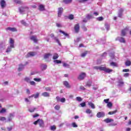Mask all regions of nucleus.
Masks as SVG:
<instances>
[{"instance_id":"nucleus-13","label":"nucleus","mask_w":131,"mask_h":131,"mask_svg":"<svg viewBox=\"0 0 131 131\" xmlns=\"http://www.w3.org/2000/svg\"><path fill=\"white\" fill-rule=\"evenodd\" d=\"M63 13V8H59L58 11V17H61Z\"/></svg>"},{"instance_id":"nucleus-6","label":"nucleus","mask_w":131,"mask_h":131,"mask_svg":"<svg viewBox=\"0 0 131 131\" xmlns=\"http://www.w3.org/2000/svg\"><path fill=\"white\" fill-rule=\"evenodd\" d=\"M9 45L11 48H15V41L12 38H10L9 39Z\"/></svg>"},{"instance_id":"nucleus-57","label":"nucleus","mask_w":131,"mask_h":131,"mask_svg":"<svg viewBox=\"0 0 131 131\" xmlns=\"http://www.w3.org/2000/svg\"><path fill=\"white\" fill-rule=\"evenodd\" d=\"M29 83H30L31 85H35V82L33 81H30Z\"/></svg>"},{"instance_id":"nucleus-36","label":"nucleus","mask_w":131,"mask_h":131,"mask_svg":"<svg viewBox=\"0 0 131 131\" xmlns=\"http://www.w3.org/2000/svg\"><path fill=\"white\" fill-rule=\"evenodd\" d=\"M7 112V110L5 108H2L0 111L1 114H4V113H6Z\"/></svg>"},{"instance_id":"nucleus-52","label":"nucleus","mask_w":131,"mask_h":131,"mask_svg":"<svg viewBox=\"0 0 131 131\" xmlns=\"http://www.w3.org/2000/svg\"><path fill=\"white\" fill-rule=\"evenodd\" d=\"M116 113V111H113V112H110L108 113L109 115H113V114H115Z\"/></svg>"},{"instance_id":"nucleus-40","label":"nucleus","mask_w":131,"mask_h":131,"mask_svg":"<svg viewBox=\"0 0 131 131\" xmlns=\"http://www.w3.org/2000/svg\"><path fill=\"white\" fill-rule=\"evenodd\" d=\"M130 65H131L130 60H126L125 62V66H130Z\"/></svg>"},{"instance_id":"nucleus-2","label":"nucleus","mask_w":131,"mask_h":131,"mask_svg":"<svg viewBox=\"0 0 131 131\" xmlns=\"http://www.w3.org/2000/svg\"><path fill=\"white\" fill-rule=\"evenodd\" d=\"M37 123L39 124L40 127H45V123L41 119H38L37 121L34 122V124L36 125Z\"/></svg>"},{"instance_id":"nucleus-9","label":"nucleus","mask_w":131,"mask_h":131,"mask_svg":"<svg viewBox=\"0 0 131 131\" xmlns=\"http://www.w3.org/2000/svg\"><path fill=\"white\" fill-rule=\"evenodd\" d=\"M50 36L51 37H53V39H54V40H55L59 46H61V43L60 42V40H59V39H58V38H57V37H54V34H50Z\"/></svg>"},{"instance_id":"nucleus-19","label":"nucleus","mask_w":131,"mask_h":131,"mask_svg":"<svg viewBox=\"0 0 131 131\" xmlns=\"http://www.w3.org/2000/svg\"><path fill=\"white\" fill-rule=\"evenodd\" d=\"M63 85L66 88H68V89H70V85L69 84V83L67 81H64L63 82Z\"/></svg>"},{"instance_id":"nucleus-58","label":"nucleus","mask_w":131,"mask_h":131,"mask_svg":"<svg viewBox=\"0 0 131 131\" xmlns=\"http://www.w3.org/2000/svg\"><path fill=\"white\" fill-rule=\"evenodd\" d=\"M129 76V73H126L124 74V77H128Z\"/></svg>"},{"instance_id":"nucleus-61","label":"nucleus","mask_w":131,"mask_h":131,"mask_svg":"<svg viewBox=\"0 0 131 131\" xmlns=\"http://www.w3.org/2000/svg\"><path fill=\"white\" fill-rule=\"evenodd\" d=\"M14 3H16V4H21V1L19 0H14Z\"/></svg>"},{"instance_id":"nucleus-56","label":"nucleus","mask_w":131,"mask_h":131,"mask_svg":"<svg viewBox=\"0 0 131 131\" xmlns=\"http://www.w3.org/2000/svg\"><path fill=\"white\" fill-rule=\"evenodd\" d=\"M55 110H60V105H57L55 106Z\"/></svg>"},{"instance_id":"nucleus-49","label":"nucleus","mask_w":131,"mask_h":131,"mask_svg":"<svg viewBox=\"0 0 131 131\" xmlns=\"http://www.w3.org/2000/svg\"><path fill=\"white\" fill-rule=\"evenodd\" d=\"M5 49V45L3 43L0 44V50H4Z\"/></svg>"},{"instance_id":"nucleus-43","label":"nucleus","mask_w":131,"mask_h":131,"mask_svg":"<svg viewBox=\"0 0 131 131\" xmlns=\"http://www.w3.org/2000/svg\"><path fill=\"white\" fill-rule=\"evenodd\" d=\"M34 81H36L37 82H40V81H41V79L35 78H34Z\"/></svg>"},{"instance_id":"nucleus-20","label":"nucleus","mask_w":131,"mask_h":131,"mask_svg":"<svg viewBox=\"0 0 131 131\" xmlns=\"http://www.w3.org/2000/svg\"><path fill=\"white\" fill-rule=\"evenodd\" d=\"M30 38L34 42H37V37L36 36H32Z\"/></svg>"},{"instance_id":"nucleus-22","label":"nucleus","mask_w":131,"mask_h":131,"mask_svg":"<svg viewBox=\"0 0 131 131\" xmlns=\"http://www.w3.org/2000/svg\"><path fill=\"white\" fill-rule=\"evenodd\" d=\"M113 121H114V120L110 118H107L104 120V122H106V123H110V122H112Z\"/></svg>"},{"instance_id":"nucleus-27","label":"nucleus","mask_w":131,"mask_h":131,"mask_svg":"<svg viewBox=\"0 0 131 131\" xmlns=\"http://www.w3.org/2000/svg\"><path fill=\"white\" fill-rule=\"evenodd\" d=\"M52 54L51 53H47L46 54L44 55V59H49V58H50V57H51Z\"/></svg>"},{"instance_id":"nucleus-53","label":"nucleus","mask_w":131,"mask_h":131,"mask_svg":"<svg viewBox=\"0 0 131 131\" xmlns=\"http://www.w3.org/2000/svg\"><path fill=\"white\" fill-rule=\"evenodd\" d=\"M20 22L21 24H23V25H24V26H27V24H26V22H25V21L21 20Z\"/></svg>"},{"instance_id":"nucleus-46","label":"nucleus","mask_w":131,"mask_h":131,"mask_svg":"<svg viewBox=\"0 0 131 131\" xmlns=\"http://www.w3.org/2000/svg\"><path fill=\"white\" fill-rule=\"evenodd\" d=\"M76 100H77V101H78V102H81V101H82V99L80 97H76Z\"/></svg>"},{"instance_id":"nucleus-4","label":"nucleus","mask_w":131,"mask_h":131,"mask_svg":"<svg viewBox=\"0 0 131 131\" xmlns=\"http://www.w3.org/2000/svg\"><path fill=\"white\" fill-rule=\"evenodd\" d=\"M14 114H10L8 117V119L6 121V122H10V121H12V120L14 118Z\"/></svg>"},{"instance_id":"nucleus-62","label":"nucleus","mask_w":131,"mask_h":131,"mask_svg":"<svg viewBox=\"0 0 131 131\" xmlns=\"http://www.w3.org/2000/svg\"><path fill=\"white\" fill-rule=\"evenodd\" d=\"M72 125L73 127H77V125L75 123H73Z\"/></svg>"},{"instance_id":"nucleus-24","label":"nucleus","mask_w":131,"mask_h":131,"mask_svg":"<svg viewBox=\"0 0 131 131\" xmlns=\"http://www.w3.org/2000/svg\"><path fill=\"white\" fill-rule=\"evenodd\" d=\"M88 105H89V106H90V107L92 109H95V108H96V106H95V104H94V103H93V102H88Z\"/></svg>"},{"instance_id":"nucleus-35","label":"nucleus","mask_w":131,"mask_h":131,"mask_svg":"<svg viewBox=\"0 0 131 131\" xmlns=\"http://www.w3.org/2000/svg\"><path fill=\"white\" fill-rule=\"evenodd\" d=\"M111 66H113L114 67H118V65L116 62H112L110 63Z\"/></svg>"},{"instance_id":"nucleus-48","label":"nucleus","mask_w":131,"mask_h":131,"mask_svg":"<svg viewBox=\"0 0 131 131\" xmlns=\"http://www.w3.org/2000/svg\"><path fill=\"white\" fill-rule=\"evenodd\" d=\"M45 90L47 92H51V91H52V88H51V87H47L45 88Z\"/></svg>"},{"instance_id":"nucleus-23","label":"nucleus","mask_w":131,"mask_h":131,"mask_svg":"<svg viewBox=\"0 0 131 131\" xmlns=\"http://www.w3.org/2000/svg\"><path fill=\"white\" fill-rule=\"evenodd\" d=\"M123 12V9L121 8L119 10L118 17H121L122 16V13Z\"/></svg>"},{"instance_id":"nucleus-38","label":"nucleus","mask_w":131,"mask_h":131,"mask_svg":"<svg viewBox=\"0 0 131 131\" xmlns=\"http://www.w3.org/2000/svg\"><path fill=\"white\" fill-rule=\"evenodd\" d=\"M63 67H64V68H69V67H70V65L67 63H63Z\"/></svg>"},{"instance_id":"nucleus-3","label":"nucleus","mask_w":131,"mask_h":131,"mask_svg":"<svg viewBox=\"0 0 131 131\" xmlns=\"http://www.w3.org/2000/svg\"><path fill=\"white\" fill-rule=\"evenodd\" d=\"M29 8L28 7H20L18 8L19 12L20 14H24V12L27 11Z\"/></svg>"},{"instance_id":"nucleus-41","label":"nucleus","mask_w":131,"mask_h":131,"mask_svg":"<svg viewBox=\"0 0 131 131\" xmlns=\"http://www.w3.org/2000/svg\"><path fill=\"white\" fill-rule=\"evenodd\" d=\"M105 28H106V30H109L110 29V25L108 24H105Z\"/></svg>"},{"instance_id":"nucleus-37","label":"nucleus","mask_w":131,"mask_h":131,"mask_svg":"<svg viewBox=\"0 0 131 131\" xmlns=\"http://www.w3.org/2000/svg\"><path fill=\"white\" fill-rule=\"evenodd\" d=\"M59 32L60 33H62V34H63V35H65V36H67V37L69 38V36L68 35V34L65 33V32L62 30H59Z\"/></svg>"},{"instance_id":"nucleus-21","label":"nucleus","mask_w":131,"mask_h":131,"mask_svg":"<svg viewBox=\"0 0 131 131\" xmlns=\"http://www.w3.org/2000/svg\"><path fill=\"white\" fill-rule=\"evenodd\" d=\"M39 96V94L38 93H37L36 94L32 95V96L29 97V98H34V99H37Z\"/></svg>"},{"instance_id":"nucleus-28","label":"nucleus","mask_w":131,"mask_h":131,"mask_svg":"<svg viewBox=\"0 0 131 131\" xmlns=\"http://www.w3.org/2000/svg\"><path fill=\"white\" fill-rule=\"evenodd\" d=\"M1 4L2 8H4V7H6V1H5V0H1Z\"/></svg>"},{"instance_id":"nucleus-33","label":"nucleus","mask_w":131,"mask_h":131,"mask_svg":"<svg viewBox=\"0 0 131 131\" xmlns=\"http://www.w3.org/2000/svg\"><path fill=\"white\" fill-rule=\"evenodd\" d=\"M12 49H14V48H13L11 46H9L6 50V53H10V52H11L12 51Z\"/></svg>"},{"instance_id":"nucleus-1","label":"nucleus","mask_w":131,"mask_h":131,"mask_svg":"<svg viewBox=\"0 0 131 131\" xmlns=\"http://www.w3.org/2000/svg\"><path fill=\"white\" fill-rule=\"evenodd\" d=\"M94 69H96V70H100V71H104V72H105L106 73H111V72H112L113 71V70L108 69L106 68V67H103V66H95L94 67Z\"/></svg>"},{"instance_id":"nucleus-25","label":"nucleus","mask_w":131,"mask_h":131,"mask_svg":"<svg viewBox=\"0 0 131 131\" xmlns=\"http://www.w3.org/2000/svg\"><path fill=\"white\" fill-rule=\"evenodd\" d=\"M24 67L25 66L22 64H19L18 67V71H22L24 69Z\"/></svg>"},{"instance_id":"nucleus-10","label":"nucleus","mask_w":131,"mask_h":131,"mask_svg":"<svg viewBox=\"0 0 131 131\" xmlns=\"http://www.w3.org/2000/svg\"><path fill=\"white\" fill-rule=\"evenodd\" d=\"M92 111L90 108L87 109L85 111V113L87 114H90L89 115L90 117H93V116H94V115L93 114H92Z\"/></svg>"},{"instance_id":"nucleus-16","label":"nucleus","mask_w":131,"mask_h":131,"mask_svg":"<svg viewBox=\"0 0 131 131\" xmlns=\"http://www.w3.org/2000/svg\"><path fill=\"white\" fill-rule=\"evenodd\" d=\"M40 68H41V70H42V71H43L46 70L47 69V68H48V66L46 64H42L40 66Z\"/></svg>"},{"instance_id":"nucleus-47","label":"nucleus","mask_w":131,"mask_h":131,"mask_svg":"<svg viewBox=\"0 0 131 131\" xmlns=\"http://www.w3.org/2000/svg\"><path fill=\"white\" fill-rule=\"evenodd\" d=\"M69 19H70V20H73V19H74V16L73 15L71 14L69 16Z\"/></svg>"},{"instance_id":"nucleus-60","label":"nucleus","mask_w":131,"mask_h":131,"mask_svg":"<svg viewBox=\"0 0 131 131\" xmlns=\"http://www.w3.org/2000/svg\"><path fill=\"white\" fill-rule=\"evenodd\" d=\"M110 126H115V125H117V124L115 123H112L110 124Z\"/></svg>"},{"instance_id":"nucleus-29","label":"nucleus","mask_w":131,"mask_h":131,"mask_svg":"<svg viewBox=\"0 0 131 131\" xmlns=\"http://www.w3.org/2000/svg\"><path fill=\"white\" fill-rule=\"evenodd\" d=\"M63 2L66 5H68L72 3V0H63Z\"/></svg>"},{"instance_id":"nucleus-18","label":"nucleus","mask_w":131,"mask_h":131,"mask_svg":"<svg viewBox=\"0 0 131 131\" xmlns=\"http://www.w3.org/2000/svg\"><path fill=\"white\" fill-rule=\"evenodd\" d=\"M24 81H26V82H27L28 83H29L31 80V77H26L24 79Z\"/></svg>"},{"instance_id":"nucleus-42","label":"nucleus","mask_w":131,"mask_h":131,"mask_svg":"<svg viewBox=\"0 0 131 131\" xmlns=\"http://www.w3.org/2000/svg\"><path fill=\"white\" fill-rule=\"evenodd\" d=\"M86 86H88L89 88H90V86H92V81H89L86 83Z\"/></svg>"},{"instance_id":"nucleus-30","label":"nucleus","mask_w":131,"mask_h":131,"mask_svg":"<svg viewBox=\"0 0 131 131\" xmlns=\"http://www.w3.org/2000/svg\"><path fill=\"white\" fill-rule=\"evenodd\" d=\"M43 97H50V94L48 92H43L41 94Z\"/></svg>"},{"instance_id":"nucleus-51","label":"nucleus","mask_w":131,"mask_h":131,"mask_svg":"<svg viewBox=\"0 0 131 131\" xmlns=\"http://www.w3.org/2000/svg\"><path fill=\"white\" fill-rule=\"evenodd\" d=\"M88 54V53L86 52H83V53H82L81 54V57H85V56H86V54Z\"/></svg>"},{"instance_id":"nucleus-32","label":"nucleus","mask_w":131,"mask_h":131,"mask_svg":"<svg viewBox=\"0 0 131 131\" xmlns=\"http://www.w3.org/2000/svg\"><path fill=\"white\" fill-rule=\"evenodd\" d=\"M110 56L111 57L112 60L115 59V61L116 60V58H115V57H114V53H110Z\"/></svg>"},{"instance_id":"nucleus-15","label":"nucleus","mask_w":131,"mask_h":131,"mask_svg":"<svg viewBox=\"0 0 131 131\" xmlns=\"http://www.w3.org/2000/svg\"><path fill=\"white\" fill-rule=\"evenodd\" d=\"M36 55V53L35 52H30L28 53L27 55V57H33Z\"/></svg>"},{"instance_id":"nucleus-59","label":"nucleus","mask_w":131,"mask_h":131,"mask_svg":"<svg viewBox=\"0 0 131 131\" xmlns=\"http://www.w3.org/2000/svg\"><path fill=\"white\" fill-rule=\"evenodd\" d=\"M81 107H85V102H83L80 104Z\"/></svg>"},{"instance_id":"nucleus-12","label":"nucleus","mask_w":131,"mask_h":131,"mask_svg":"<svg viewBox=\"0 0 131 131\" xmlns=\"http://www.w3.org/2000/svg\"><path fill=\"white\" fill-rule=\"evenodd\" d=\"M127 32H128V29L126 28L124 30H122V32H121V36H124V35H125V34H126V33H127Z\"/></svg>"},{"instance_id":"nucleus-44","label":"nucleus","mask_w":131,"mask_h":131,"mask_svg":"<svg viewBox=\"0 0 131 131\" xmlns=\"http://www.w3.org/2000/svg\"><path fill=\"white\" fill-rule=\"evenodd\" d=\"M54 63H55L56 64H61V63H62V61L59 60H54Z\"/></svg>"},{"instance_id":"nucleus-64","label":"nucleus","mask_w":131,"mask_h":131,"mask_svg":"<svg viewBox=\"0 0 131 131\" xmlns=\"http://www.w3.org/2000/svg\"><path fill=\"white\" fill-rule=\"evenodd\" d=\"M123 81H119V85H122L123 84Z\"/></svg>"},{"instance_id":"nucleus-7","label":"nucleus","mask_w":131,"mask_h":131,"mask_svg":"<svg viewBox=\"0 0 131 131\" xmlns=\"http://www.w3.org/2000/svg\"><path fill=\"white\" fill-rule=\"evenodd\" d=\"M7 31L10 32H15L17 31V29L16 28H11V27H8L6 29Z\"/></svg>"},{"instance_id":"nucleus-54","label":"nucleus","mask_w":131,"mask_h":131,"mask_svg":"<svg viewBox=\"0 0 131 131\" xmlns=\"http://www.w3.org/2000/svg\"><path fill=\"white\" fill-rule=\"evenodd\" d=\"M107 106L108 108H111V107H112V103L108 102L107 104Z\"/></svg>"},{"instance_id":"nucleus-34","label":"nucleus","mask_w":131,"mask_h":131,"mask_svg":"<svg viewBox=\"0 0 131 131\" xmlns=\"http://www.w3.org/2000/svg\"><path fill=\"white\" fill-rule=\"evenodd\" d=\"M36 109V108H35V107H31L30 108H29V112H31V113L34 112Z\"/></svg>"},{"instance_id":"nucleus-17","label":"nucleus","mask_w":131,"mask_h":131,"mask_svg":"<svg viewBox=\"0 0 131 131\" xmlns=\"http://www.w3.org/2000/svg\"><path fill=\"white\" fill-rule=\"evenodd\" d=\"M75 32L77 33L79 31V24H77L74 27Z\"/></svg>"},{"instance_id":"nucleus-45","label":"nucleus","mask_w":131,"mask_h":131,"mask_svg":"<svg viewBox=\"0 0 131 131\" xmlns=\"http://www.w3.org/2000/svg\"><path fill=\"white\" fill-rule=\"evenodd\" d=\"M50 129L51 130H56V126L55 125L51 126Z\"/></svg>"},{"instance_id":"nucleus-8","label":"nucleus","mask_w":131,"mask_h":131,"mask_svg":"<svg viewBox=\"0 0 131 131\" xmlns=\"http://www.w3.org/2000/svg\"><path fill=\"white\" fill-rule=\"evenodd\" d=\"M104 116H105V113L103 112H100L97 114L98 118H101V117H104Z\"/></svg>"},{"instance_id":"nucleus-50","label":"nucleus","mask_w":131,"mask_h":131,"mask_svg":"<svg viewBox=\"0 0 131 131\" xmlns=\"http://www.w3.org/2000/svg\"><path fill=\"white\" fill-rule=\"evenodd\" d=\"M103 19L104 18H103V17H99L97 18V20H98V21H103Z\"/></svg>"},{"instance_id":"nucleus-31","label":"nucleus","mask_w":131,"mask_h":131,"mask_svg":"<svg viewBox=\"0 0 131 131\" xmlns=\"http://www.w3.org/2000/svg\"><path fill=\"white\" fill-rule=\"evenodd\" d=\"M58 58H59V55H58L57 53H54L53 56V60H56V59H58Z\"/></svg>"},{"instance_id":"nucleus-63","label":"nucleus","mask_w":131,"mask_h":131,"mask_svg":"<svg viewBox=\"0 0 131 131\" xmlns=\"http://www.w3.org/2000/svg\"><path fill=\"white\" fill-rule=\"evenodd\" d=\"M123 72H129V69H124L123 70Z\"/></svg>"},{"instance_id":"nucleus-14","label":"nucleus","mask_w":131,"mask_h":131,"mask_svg":"<svg viewBox=\"0 0 131 131\" xmlns=\"http://www.w3.org/2000/svg\"><path fill=\"white\" fill-rule=\"evenodd\" d=\"M93 18H94V16H93L92 13L88 14L86 15V19H87V20H91V19Z\"/></svg>"},{"instance_id":"nucleus-55","label":"nucleus","mask_w":131,"mask_h":131,"mask_svg":"<svg viewBox=\"0 0 131 131\" xmlns=\"http://www.w3.org/2000/svg\"><path fill=\"white\" fill-rule=\"evenodd\" d=\"M60 101L61 102V103H65L66 99L64 98H62L60 99Z\"/></svg>"},{"instance_id":"nucleus-11","label":"nucleus","mask_w":131,"mask_h":131,"mask_svg":"<svg viewBox=\"0 0 131 131\" xmlns=\"http://www.w3.org/2000/svg\"><path fill=\"white\" fill-rule=\"evenodd\" d=\"M116 40H119L120 42H123V43L125 42V40L124 39V38L122 37H118L116 38Z\"/></svg>"},{"instance_id":"nucleus-39","label":"nucleus","mask_w":131,"mask_h":131,"mask_svg":"<svg viewBox=\"0 0 131 131\" xmlns=\"http://www.w3.org/2000/svg\"><path fill=\"white\" fill-rule=\"evenodd\" d=\"M0 121H7V118H6V117H0Z\"/></svg>"},{"instance_id":"nucleus-26","label":"nucleus","mask_w":131,"mask_h":131,"mask_svg":"<svg viewBox=\"0 0 131 131\" xmlns=\"http://www.w3.org/2000/svg\"><path fill=\"white\" fill-rule=\"evenodd\" d=\"M39 10L41 11H45V5L41 4L39 6Z\"/></svg>"},{"instance_id":"nucleus-5","label":"nucleus","mask_w":131,"mask_h":131,"mask_svg":"<svg viewBox=\"0 0 131 131\" xmlns=\"http://www.w3.org/2000/svg\"><path fill=\"white\" fill-rule=\"evenodd\" d=\"M85 76V73H81L78 77V79H79V80H82L83 79H84Z\"/></svg>"}]
</instances>
